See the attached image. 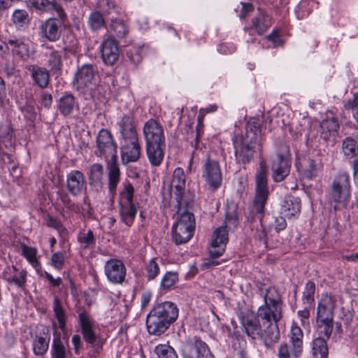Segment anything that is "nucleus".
I'll use <instances>...</instances> for the list:
<instances>
[{
    "label": "nucleus",
    "mask_w": 358,
    "mask_h": 358,
    "mask_svg": "<svg viewBox=\"0 0 358 358\" xmlns=\"http://www.w3.org/2000/svg\"><path fill=\"white\" fill-rule=\"evenodd\" d=\"M289 343L290 346L293 347L296 350L303 352V331L301 328L296 325H292L289 333Z\"/></svg>",
    "instance_id": "40"
},
{
    "label": "nucleus",
    "mask_w": 358,
    "mask_h": 358,
    "mask_svg": "<svg viewBox=\"0 0 358 358\" xmlns=\"http://www.w3.org/2000/svg\"><path fill=\"white\" fill-rule=\"evenodd\" d=\"M107 169L108 171V190L111 194H114L120 180V171L117 162L107 164Z\"/></svg>",
    "instance_id": "34"
},
{
    "label": "nucleus",
    "mask_w": 358,
    "mask_h": 358,
    "mask_svg": "<svg viewBox=\"0 0 358 358\" xmlns=\"http://www.w3.org/2000/svg\"><path fill=\"white\" fill-rule=\"evenodd\" d=\"M66 187L73 196H79L87 189L84 174L78 170H72L66 175Z\"/></svg>",
    "instance_id": "13"
},
{
    "label": "nucleus",
    "mask_w": 358,
    "mask_h": 358,
    "mask_svg": "<svg viewBox=\"0 0 358 358\" xmlns=\"http://www.w3.org/2000/svg\"><path fill=\"white\" fill-rule=\"evenodd\" d=\"M302 351L293 348L287 343H282L278 349V358H300Z\"/></svg>",
    "instance_id": "43"
},
{
    "label": "nucleus",
    "mask_w": 358,
    "mask_h": 358,
    "mask_svg": "<svg viewBox=\"0 0 358 358\" xmlns=\"http://www.w3.org/2000/svg\"><path fill=\"white\" fill-rule=\"evenodd\" d=\"M349 176L345 172L338 173L333 181L330 198L335 203L334 209L345 207L350 196Z\"/></svg>",
    "instance_id": "6"
},
{
    "label": "nucleus",
    "mask_w": 358,
    "mask_h": 358,
    "mask_svg": "<svg viewBox=\"0 0 358 358\" xmlns=\"http://www.w3.org/2000/svg\"><path fill=\"white\" fill-rule=\"evenodd\" d=\"M178 317V309L173 302L165 301L155 305L146 318L149 334L156 336L162 334Z\"/></svg>",
    "instance_id": "1"
},
{
    "label": "nucleus",
    "mask_w": 358,
    "mask_h": 358,
    "mask_svg": "<svg viewBox=\"0 0 358 358\" xmlns=\"http://www.w3.org/2000/svg\"><path fill=\"white\" fill-rule=\"evenodd\" d=\"M78 109V103L71 94H65L58 101V110L64 116L71 115L75 110Z\"/></svg>",
    "instance_id": "29"
},
{
    "label": "nucleus",
    "mask_w": 358,
    "mask_h": 358,
    "mask_svg": "<svg viewBox=\"0 0 358 358\" xmlns=\"http://www.w3.org/2000/svg\"><path fill=\"white\" fill-rule=\"evenodd\" d=\"M12 22L17 29H22L28 25L29 17L24 10L17 9L12 15Z\"/></svg>",
    "instance_id": "45"
},
{
    "label": "nucleus",
    "mask_w": 358,
    "mask_h": 358,
    "mask_svg": "<svg viewBox=\"0 0 358 358\" xmlns=\"http://www.w3.org/2000/svg\"><path fill=\"white\" fill-rule=\"evenodd\" d=\"M29 3L38 10L52 12L55 11L57 16L64 20L66 15L62 7L50 0H29Z\"/></svg>",
    "instance_id": "27"
},
{
    "label": "nucleus",
    "mask_w": 358,
    "mask_h": 358,
    "mask_svg": "<svg viewBox=\"0 0 358 358\" xmlns=\"http://www.w3.org/2000/svg\"><path fill=\"white\" fill-rule=\"evenodd\" d=\"M52 352V358H66V349L59 336L53 340Z\"/></svg>",
    "instance_id": "56"
},
{
    "label": "nucleus",
    "mask_w": 358,
    "mask_h": 358,
    "mask_svg": "<svg viewBox=\"0 0 358 358\" xmlns=\"http://www.w3.org/2000/svg\"><path fill=\"white\" fill-rule=\"evenodd\" d=\"M50 336L43 333V334L36 335L33 340V351L36 355H44L49 346Z\"/></svg>",
    "instance_id": "39"
},
{
    "label": "nucleus",
    "mask_w": 358,
    "mask_h": 358,
    "mask_svg": "<svg viewBox=\"0 0 358 358\" xmlns=\"http://www.w3.org/2000/svg\"><path fill=\"white\" fill-rule=\"evenodd\" d=\"M165 148V143L146 144L147 156L152 166H159L162 164L164 157Z\"/></svg>",
    "instance_id": "23"
},
{
    "label": "nucleus",
    "mask_w": 358,
    "mask_h": 358,
    "mask_svg": "<svg viewBox=\"0 0 358 358\" xmlns=\"http://www.w3.org/2000/svg\"><path fill=\"white\" fill-rule=\"evenodd\" d=\"M282 308L272 305H262L257 310V317L262 322V324L277 322L281 319Z\"/></svg>",
    "instance_id": "21"
},
{
    "label": "nucleus",
    "mask_w": 358,
    "mask_h": 358,
    "mask_svg": "<svg viewBox=\"0 0 358 358\" xmlns=\"http://www.w3.org/2000/svg\"><path fill=\"white\" fill-rule=\"evenodd\" d=\"M185 187V176L183 169L177 168L173 173L171 184V192L174 194L179 210L185 204L182 194Z\"/></svg>",
    "instance_id": "18"
},
{
    "label": "nucleus",
    "mask_w": 358,
    "mask_h": 358,
    "mask_svg": "<svg viewBox=\"0 0 358 358\" xmlns=\"http://www.w3.org/2000/svg\"><path fill=\"white\" fill-rule=\"evenodd\" d=\"M260 141V124L256 120L248 122L245 127V134L241 138L240 145L235 146L237 163L241 164L250 163L256 150L261 148Z\"/></svg>",
    "instance_id": "2"
},
{
    "label": "nucleus",
    "mask_w": 358,
    "mask_h": 358,
    "mask_svg": "<svg viewBox=\"0 0 358 358\" xmlns=\"http://www.w3.org/2000/svg\"><path fill=\"white\" fill-rule=\"evenodd\" d=\"M202 178L208 189L215 191L220 188L222 182V174L219 162L208 157L202 167Z\"/></svg>",
    "instance_id": "8"
},
{
    "label": "nucleus",
    "mask_w": 358,
    "mask_h": 358,
    "mask_svg": "<svg viewBox=\"0 0 358 358\" xmlns=\"http://www.w3.org/2000/svg\"><path fill=\"white\" fill-rule=\"evenodd\" d=\"M291 163L286 153H277L272 158V176L275 182L282 181L288 176Z\"/></svg>",
    "instance_id": "14"
},
{
    "label": "nucleus",
    "mask_w": 358,
    "mask_h": 358,
    "mask_svg": "<svg viewBox=\"0 0 358 358\" xmlns=\"http://www.w3.org/2000/svg\"><path fill=\"white\" fill-rule=\"evenodd\" d=\"M60 23L55 20L48 19L41 25V30L45 36L50 41H57L60 36Z\"/></svg>",
    "instance_id": "33"
},
{
    "label": "nucleus",
    "mask_w": 358,
    "mask_h": 358,
    "mask_svg": "<svg viewBox=\"0 0 358 358\" xmlns=\"http://www.w3.org/2000/svg\"><path fill=\"white\" fill-rule=\"evenodd\" d=\"M100 50L102 59L105 64L113 65L118 59L120 52L117 44L110 36L103 39L100 45Z\"/></svg>",
    "instance_id": "19"
},
{
    "label": "nucleus",
    "mask_w": 358,
    "mask_h": 358,
    "mask_svg": "<svg viewBox=\"0 0 358 358\" xmlns=\"http://www.w3.org/2000/svg\"><path fill=\"white\" fill-rule=\"evenodd\" d=\"M52 308L55 318L59 323V327L61 330L66 329V315L62 307V303L59 297L54 298Z\"/></svg>",
    "instance_id": "41"
},
{
    "label": "nucleus",
    "mask_w": 358,
    "mask_h": 358,
    "mask_svg": "<svg viewBox=\"0 0 358 358\" xmlns=\"http://www.w3.org/2000/svg\"><path fill=\"white\" fill-rule=\"evenodd\" d=\"M237 210L238 206L235 203H227L224 224L217 228L213 234L209 247V254L213 258L219 257L224 252L229 240L227 228L234 229L238 223Z\"/></svg>",
    "instance_id": "3"
},
{
    "label": "nucleus",
    "mask_w": 358,
    "mask_h": 358,
    "mask_svg": "<svg viewBox=\"0 0 358 358\" xmlns=\"http://www.w3.org/2000/svg\"><path fill=\"white\" fill-rule=\"evenodd\" d=\"M259 338L262 341L265 346L271 347L273 343H276L280 338V331L278 324L275 322L262 324Z\"/></svg>",
    "instance_id": "25"
},
{
    "label": "nucleus",
    "mask_w": 358,
    "mask_h": 358,
    "mask_svg": "<svg viewBox=\"0 0 358 358\" xmlns=\"http://www.w3.org/2000/svg\"><path fill=\"white\" fill-rule=\"evenodd\" d=\"M207 350V345L196 336L184 341L180 349L182 358H201Z\"/></svg>",
    "instance_id": "11"
},
{
    "label": "nucleus",
    "mask_w": 358,
    "mask_h": 358,
    "mask_svg": "<svg viewBox=\"0 0 358 358\" xmlns=\"http://www.w3.org/2000/svg\"><path fill=\"white\" fill-rule=\"evenodd\" d=\"M157 358H178L175 350L169 345L159 344L155 348Z\"/></svg>",
    "instance_id": "50"
},
{
    "label": "nucleus",
    "mask_w": 358,
    "mask_h": 358,
    "mask_svg": "<svg viewBox=\"0 0 358 358\" xmlns=\"http://www.w3.org/2000/svg\"><path fill=\"white\" fill-rule=\"evenodd\" d=\"M195 229L194 215L189 211L181 213L172 228V238L176 245L184 244L192 237Z\"/></svg>",
    "instance_id": "5"
},
{
    "label": "nucleus",
    "mask_w": 358,
    "mask_h": 358,
    "mask_svg": "<svg viewBox=\"0 0 358 358\" xmlns=\"http://www.w3.org/2000/svg\"><path fill=\"white\" fill-rule=\"evenodd\" d=\"M103 178V167L101 164H92L88 172V179L90 186L96 191H99L102 187Z\"/></svg>",
    "instance_id": "30"
},
{
    "label": "nucleus",
    "mask_w": 358,
    "mask_h": 358,
    "mask_svg": "<svg viewBox=\"0 0 358 358\" xmlns=\"http://www.w3.org/2000/svg\"><path fill=\"white\" fill-rule=\"evenodd\" d=\"M301 210L300 199L294 196H287L281 206V213L288 218L297 216Z\"/></svg>",
    "instance_id": "31"
},
{
    "label": "nucleus",
    "mask_w": 358,
    "mask_h": 358,
    "mask_svg": "<svg viewBox=\"0 0 358 358\" xmlns=\"http://www.w3.org/2000/svg\"><path fill=\"white\" fill-rule=\"evenodd\" d=\"M143 46L133 45L127 50V56L134 64L139 63L142 59V52Z\"/></svg>",
    "instance_id": "54"
},
{
    "label": "nucleus",
    "mask_w": 358,
    "mask_h": 358,
    "mask_svg": "<svg viewBox=\"0 0 358 358\" xmlns=\"http://www.w3.org/2000/svg\"><path fill=\"white\" fill-rule=\"evenodd\" d=\"M327 341L322 336H317L312 342V355L313 358H328Z\"/></svg>",
    "instance_id": "37"
},
{
    "label": "nucleus",
    "mask_w": 358,
    "mask_h": 358,
    "mask_svg": "<svg viewBox=\"0 0 358 358\" xmlns=\"http://www.w3.org/2000/svg\"><path fill=\"white\" fill-rule=\"evenodd\" d=\"M48 52L46 53L48 57V65L52 71H59L62 66V56L59 51L54 50L52 47L47 46Z\"/></svg>",
    "instance_id": "42"
},
{
    "label": "nucleus",
    "mask_w": 358,
    "mask_h": 358,
    "mask_svg": "<svg viewBox=\"0 0 358 358\" xmlns=\"http://www.w3.org/2000/svg\"><path fill=\"white\" fill-rule=\"evenodd\" d=\"M15 266L7 267L3 272V278L10 285H15L18 288L24 287L27 282V273L25 270H21L17 273Z\"/></svg>",
    "instance_id": "24"
},
{
    "label": "nucleus",
    "mask_w": 358,
    "mask_h": 358,
    "mask_svg": "<svg viewBox=\"0 0 358 358\" xmlns=\"http://www.w3.org/2000/svg\"><path fill=\"white\" fill-rule=\"evenodd\" d=\"M104 273L108 281L113 284H120L124 280L126 267L121 260L110 259L105 264Z\"/></svg>",
    "instance_id": "15"
},
{
    "label": "nucleus",
    "mask_w": 358,
    "mask_h": 358,
    "mask_svg": "<svg viewBox=\"0 0 358 358\" xmlns=\"http://www.w3.org/2000/svg\"><path fill=\"white\" fill-rule=\"evenodd\" d=\"M315 285L313 281H308L303 292L302 301L307 306H311L315 301Z\"/></svg>",
    "instance_id": "48"
},
{
    "label": "nucleus",
    "mask_w": 358,
    "mask_h": 358,
    "mask_svg": "<svg viewBox=\"0 0 358 358\" xmlns=\"http://www.w3.org/2000/svg\"><path fill=\"white\" fill-rule=\"evenodd\" d=\"M98 155L103 158L107 164L117 162V145L113 136L107 129H101L96 136Z\"/></svg>",
    "instance_id": "7"
},
{
    "label": "nucleus",
    "mask_w": 358,
    "mask_h": 358,
    "mask_svg": "<svg viewBox=\"0 0 358 358\" xmlns=\"http://www.w3.org/2000/svg\"><path fill=\"white\" fill-rule=\"evenodd\" d=\"M129 27L125 22L120 19H112L109 32L111 36L117 39L124 38L129 34Z\"/></svg>",
    "instance_id": "36"
},
{
    "label": "nucleus",
    "mask_w": 358,
    "mask_h": 358,
    "mask_svg": "<svg viewBox=\"0 0 358 358\" xmlns=\"http://www.w3.org/2000/svg\"><path fill=\"white\" fill-rule=\"evenodd\" d=\"M88 22L92 29L96 30L103 26L104 20L99 12H94L90 15Z\"/></svg>",
    "instance_id": "57"
},
{
    "label": "nucleus",
    "mask_w": 358,
    "mask_h": 358,
    "mask_svg": "<svg viewBox=\"0 0 358 358\" xmlns=\"http://www.w3.org/2000/svg\"><path fill=\"white\" fill-rule=\"evenodd\" d=\"M143 133L145 144L165 143L163 126L155 119L151 118L145 122Z\"/></svg>",
    "instance_id": "12"
},
{
    "label": "nucleus",
    "mask_w": 358,
    "mask_h": 358,
    "mask_svg": "<svg viewBox=\"0 0 358 358\" xmlns=\"http://www.w3.org/2000/svg\"><path fill=\"white\" fill-rule=\"evenodd\" d=\"M134 193V188L133 185L129 182L125 183L124 185V189L121 193L122 199L125 200V201H126L124 203H134V201H133Z\"/></svg>",
    "instance_id": "58"
},
{
    "label": "nucleus",
    "mask_w": 358,
    "mask_h": 358,
    "mask_svg": "<svg viewBox=\"0 0 358 358\" xmlns=\"http://www.w3.org/2000/svg\"><path fill=\"white\" fill-rule=\"evenodd\" d=\"M259 320L252 315H247L241 317V324L245 329V333L252 339L259 338L262 327Z\"/></svg>",
    "instance_id": "26"
},
{
    "label": "nucleus",
    "mask_w": 358,
    "mask_h": 358,
    "mask_svg": "<svg viewBox=\"0 0 358 358\" xmlns=\"http://www.w3.org/2000/svg\"><path fill=\"white\" fill-rule=\"evenodd\" d=\"M322 168V164L321 162L317 163L315 160L313 159H308L307 161V166L305 171L306 176L311 178L317 175Z\"/></svg>",
    "instance_id": "55"
},
{
    "label": "nucleus",
    "mask_w": 358,
    "mask_h": 358,
    "mask_svg": "<svg viewBox=\"0 0 358 358\" xmlns=\"http://www.w3.org/2000/svg\"><path fill=\"white\" fill-rule=\"evenodd\" d=\"M178 280V273L173 271L166 272L162 277L160 287L163 289H168L173 287Z\"/></svg>",
    "instance_id": "52"
},
{
    "label": "nucleus",
    "mask_w": 358,
    "mask_h": 358,
    "mask_svg": "<svg viewBox=\"0 0 358 358\" xmlns=\"http://www.w3.org/2000/svg\"><path fill=\"white\" fill-rule=\"evenodd\" d=\"M137 213V208L134 203H120V214L122 221L128 227H131Z\"/></svg>",
    "instance_id": "35"
},
{
    "label": "nucleus",
    "mask_w": 358,
    "mask_h": 358,
    "mask_svg": "<svg viewBox=\"0 0 358 358\" xmlns=\"http://www.w3.org/2000/svg\"><path fill=\"white\" fill-rule=\"evenodd\" d=\"M342 151L347 158H352L358 155V136L345 138L342 143Z\"/></svg>",
    "instance_id": "38"
},
{
    "label": "nucleus",
    "mask_w": 358,
    "mask_h": 358,
    "mask_svg": "<svg viewBox=\"0 0 358 358\" xmlns=\"http://www.w3.org/2000/svg\"><path fill=\"white\" fill-rule=\"evenodd\" d=\"M95 69L92 64H85L78 67L73 80V87L81 92H86L94 85Z\"/></svg>",
    "instance_id": "9"
},
{
    "label": "nucleus",
    "mask_w": 358,
    "mask_h": 358,
    "mask_svg": "<svg viewBox=\"0 0 358 358\" xmlns=\"http://www.w3.org/2000/svg\"><path fill=\"white\" fill-rule=\"evenodd\" d=\"M267 167L266 163L261 162L256 173V195L250 207L252 216H257L262 220L264 206L268 197Z\"/></svg>",
    "instance_id": "4"
},
{
    "label": "nucleus",
    "mask_w": 358,
    "mask_h": 358,
    "mask_svg": "<svg viewBox=\"0 0 358 358\" xmlns=\"http://www.w3.org/2000/svg\"><path fill=\"white\" fill-rule=\"evenodd\" d=\"M12 53L21 60L27 62L34 58V51L30 48L27 39L12 37L8 40Z\"/></svg>",
    "instance_id": "16"
},
{
    "label": "nucleus",
    "mask_w": 358,
    "mask_h": 358,
    "mask_svg": "<svg viewBox=\"0 0 358 358\" xmlns=\"http://www.w3.org/2000/svg\"><path fill=\"white\" fill-rule=\"evenodd\" d=\"M345 106L352 109L353 117L358 122V92L355 94L353 101H349L348 104Z\"/></svg>",
    "instance_id": "63"
},
{
    "label": "nucleus",
    "mask_w": 358,
    "mask_h": 358,
    "mask_svg": "<svg viewBox=\"0 0 358 358\" xmlns=\"http://www.w3.org/2000/svg\"><path fill=\"white\" fill-rule=\"evenodd\" d=\"M205 115H206L205 113L203 112V110H199V113L197 117L198 123H197V125L196 127V139H195L196 145H197V143L199 142V139L201 136V127L203 126V121Z\"/></svg>",
    "instance_id": "62"
},
{
    "label": "nucleus",
    "mask_w": 358,
    "mask_h": 358,
    "mask_svg": "<svg viewBox=\"0 0 358 358\" xmlns=\"http://www.w3.org/2000/svg\"><path fill=\"white\" fill-rule=\"evenodd\" d=\"M78 319L81 333L85 341L89 344L94 345L96 339L94 331V321L85 310L79 313Z\"/></svg>",
    "instance_id": "17"
},
{
    "label": "nucleus",
    "mask_w": 358,
    "mask_h": 358,
    "mask_svg": "<svg viewBox=\"0 0 358 358\" xmlns=\"http://www.w3.org/2000/svg\"><path fill=\"white\" fill-rule=\"evenodd\" d=\"M52 266L57 269H62L64 264V255L62 252H55L51 257Z\"/></svg>",
    "instance_id": "60"
},
{
    "label": "nucleus",
    "mask_w": 358,
    "mask_h": 358,
    "mask_svg": "<svg viewBox=\"0 0 358 358\" xmlns=\"http://www.w3.org/2000/svg\"><path fill=\"white\" fill-rule=\"evenodd\" d=\"M333 321L334 320H317V331L319 334L318 336L324 338L327 341L329 340L333 330Z\"/></svg>",
    "instance_id": "47"
},
{
    "label": "nucleus",
    "mask_w": 358,
    "mask_h": 358,
    "mask_svg": "<svg viewBox=\"0 0 358 358\" xmlns=\"http://www.w3.org/2000/svg\"><path fill=\"white\" fill-rule=\"evenodd\" d=\"M97 8L105 14H109L115 8V3L113 0H98Z\"/></svg>",
    "instance_id": "59"
},
{
    "label": "nucleus",
    "mask_w": 358,
    "mask_h": 358,
    "mask_svg": "<svg viewBox=\"0 0 358 358\" xmlns=\"http://www.w3.org/2000/svg\"><path fill=\"white\" fill-rule=\"evenodd\" d=\"M252 26L259 34H263L270 26L268 17L263 13H260L252 20Z\"/></svg>",
    "instance_id": "51"
},
{
    "label": "nucleus",
    "mask_w": 358,
    "mask_h": 358,
    "mask_svg": "<svg viewBox=\"0 0 358 358\" xmlns=\"http://www.w3.org/2000/svg\"><path fill=\"white\" fill-rule=\"evenodd\" d=\"M78 241L83 249L93 248L96 244V239L92 230L80 232L78 235Z\"/></svg>",
    "instance_id": "46"
},
{
    "label": "nucleus",
    "mask_w": 358,
    "mask_h": 358,
    "mask_svg": "<svg viewBox=\"0 0 358 358\" xmlns=\"http://www.w3.org/2000/svg\"><path fill=\"white\" fill-rule=\"evenodd\" d=\"M272 227L278 232L284 230L287 227L285 219L282 216L275 217L272 224Z\"/></svg>",
    "instance_id": "61"
},
{
    "label": "nucleus",
    "mask_w": 358,
    "mask_h": 358,
    "mask_svg": "<svg viewBox=\"0 0 358 358\" xmlns=\"http://www.w3.org/2000/svg\"><path fill=\"white\" fill-rule=\"evenodd\" d=\"M121 159L124 164L136 162L141 155L138 136L120 139Z\"/></svg>",
    "instance_id": "10"
},
{
    "label": "nucleus",
    "mask_w": 358,
    "mask_h": 358,
    "mask_svg": "<svg viewBox=\"0 0 358 358\" xmlns=\"http://www.w3.org/2000/svg\"><path fill=\"white\" fill-rule=\"evenodd\" d=\"M120 134V139L138 137L136 126L131 115H124L117 123Z\"/></svg>",
    "instance_id": "22"
},
{
    "label": "nucleus",
    "mask_w": 358,
    "mask_h": 358,
    "mask_svg": "<svg viewBox=\"0 0 358 358\" xmlns=\"http://www.w3.org/2000/svg\"><path fill=\"white\" fill-rule=\"evenodd\" d=\"M145 276L148 280H152L156 278L160 272L159 264L155 259H151L145 266Z\"/></svg>",
    "instance_id": "53"
},
{
    "label": "nucleus",
    "mask_w": 358,
    "mask_h": 358,
    "mask_svg": "<svg viewBox=\"0 0 358 358\" xmlns=\"http://www.w3.org/2000/svg\"><path fill=\"white\" fill-rule=\"evenodd\" d=\"M27 69L31 73V76L34 83L41 88H45L49 84V71L38 65H30Z\"/></svg>",
    "instance_id": "28"
},
{
    "label": "nucleus",
    "mask_w": 358,
    "mask_h": 358,
    "mask_svg": "<svg viewBox=\"0 0 358 358\" xmlns=\"http://www.w3.org/2000/svg\"><path fill=\"white\" fill-rule=\"evenodd\" d=\"M335 303L334 296L328 294H322L317 306V320H334Z\"/></svg>",
    "instance_id": "20"
},
{
    "label": "nucleus",
    "mask_w": 358,
    "mask_h": 358,
    "mask_svg": "<svg viewBox=\"0 0 358 358\" xmlns=\"http://www.w3.org/2000/svg\"><path fill=\"white\" fill-rule=\"evenodd\" d=\"M339 124L336 118L331 117H328L321 122L320 124V136L325 141L329 140L331 137H335L338 134Z\"/></svg>",
    "instance_id": "32"
},
{
    "label": "nucleus",
    "mask_w": 358,
    "mask_h": 358,
    "mask_svg": "<svg viewBox=\"0 0 358 358\" xmlns=\"http://www.w3.org/2000/svg\"><path fill=\"white\" fill-rule=\"evenodd\" d=\"M71 342L76 354H79L80 348L82 345L80 336L75 334L72 336Z\"/></svg>",
    "instance_id": "64"
},
{
    "label": "nucleus",
    "mask_w": 358,
    "mask_h": 358,
    "mask_svg": "<svg viewBox=\"0 0 358 358\" xmlns=\"http://www.w3.org/2000/svg\"><path fill=\"white\" fill-rule=\"evenodd\" d=\"M264 304L281 306L282 301L280 294L275 287H269L264 295Z\"/></svg>",
    "instance_id": "49"
},
{
    "label": "nucleus",
    "mask_w": 358,
    "mask_h": 358,
    "mask_svg": "<svg viewBox=\"0 0 358 358\" xmlns=\"http://www.w3.org/2000/svg\"><path fill=\"white\" fill-rule=\"evenodd\" d=\"M21 250L22 255L33 267L37 268L40 266L39 261L37 258L38 251L36 248L22 244Z\"/></svg>",
    "instance_id": "44"
}]
</instances>
